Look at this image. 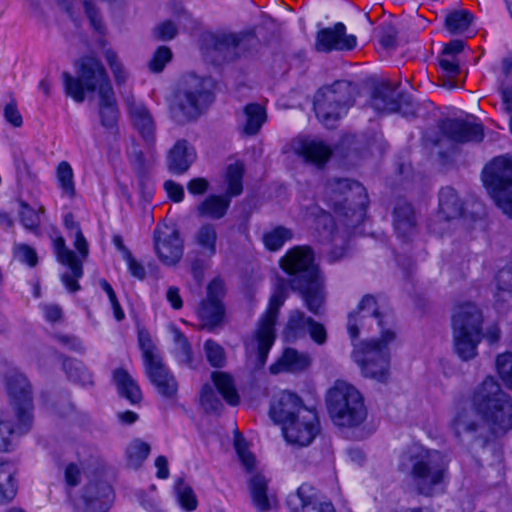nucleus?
I'll list each match as a JSON object with an SVG mask.
<instances>
[{"label": "nucleus", "mask_w": 512, "mask_h": 512, "mask_svg": "<svg viewBox=\"0 0 512 512\" xmlns=\"http://www.w3.org/2000/svg\"><path fill=\"white\" fill-rule=\"evenodd\" d=\"M13 418H15L13 416ZM14 434L22 435L18 430V424L14 427L12 416L3 413L0 417V451H8Z\"/></svg>", "instance_id": "obj_49"}, {"label": "nucleus", "mask_w": 512, "mask_h": 512, "mask_svg": "<svg viewBox=\"0 0 512 512\" xmlns=\"http://www.w3.org/2000/svg\"><path fill=\"white\" fill-rule=\"evenodd\" d=\"M320 425L315 409H301L298 418H294L283 426L286 441L300 447L311 444L319 433Z\"/></svg>", "instance_id": "obj_15"}, {"label": "nucleus", "mask_w": 512, "mask_h": 512, "mask_svg": "<svg viewBox=\"0 0 512 512\" xmlns=\"http://www.w3.org/2000/svg\"><path fill=\"white\" fill-rule=\"evenodd\" d=\"M14 256L18 261L30 267H34L38 261L36 251L26 244L16 245L14 248Z\"/></svg>", "instance_id": "obj_63"}, {"label": "nucleus", "mask_w": 512, "mask_h": 512, "mask_svg": "<svg viewBox=\"0 0 512 512\" xmlns=\"http://www.w3.org/2000/svg\"><path fill=\"white\" fill-rule=\"evenodd\" d=\"M313 261L314 254L310 247L297 246L281 258L280 265L291 276L290 287L300 293L307 309L318 315L325 302V293Z\"/></svg>", "instance_id": "obj_2"}, {"label": "nucleus", "mask_w": 512, "mask_h": 512, "mask_svg": "<svg viewBox=\"0 0 512 512\" xmlns=\"http://www.w3.org/2000/svg\"><path fill=\"white\" fill-rule=\"evenodd\" d=\"M326 406L332 422L339 427H358L368 414L360 391L343 380L335 381L328 389Z\"/></svg>", "instance_id": "obj_4"}, {"label": "nucleus", "mask_w": 512, "mask_h": 512, "mask_svg": "<svg viewBox=\"0 0 512 512\" xmlns=\"http://www.w3.org/2000/svg\"><path fill=\"white\" fill-rule=\"evenodd\" d=\"M293 233L290 229L277 226L263 235V242L270 251L279 250L287 241L291 240Z\"/></svg>", "instance_id": "obj_47"}, {"label": "nucleus", "mask_w": 512, "mask_h": 512, "mask_svg": "<svg viewBox=\"0 0 512 512\" xmlns=\"http://www.w3.org/2000/svg\"><path fill=\"white\" fill-rule=\"evenodd\" d=\"M195 244L201 249L206 258H211L216 253L217 232L213 224L202 225L194 235Z\"/></svg>", "instance_id": "obj_38"}, {"label": "nucleus", "mask_w": 512, "mask_h": 512, "mask_svg": "<svg viewBox=\"0 0 512 512\" xmlns=\"http://www.w3.org/2000/svg\"><path fill=\"white\" fill-rule=\"evenodd\" d=\"M231 198L224 195H209L198 206L197 213L200 217L213 220L223 218L230 206Z\"/></svg>", "instance_id": "obj_36"}, {"label": "nucleus", "mask_w": 512, "mask_h": 512, "mask_svg": "<svg viewBox=\"0 0 512 512\" xmlns=\"http://www.w3.org/2000/svg\"><path fill=\"white\" fill-rule=\"evenodd\" d=\"M473 20V15L467 10H455L445 18V27L451 34L465 33Z\"/></svg>", "instance_id": "obj_44"}, {"label": "nucleus", "mask_w": 512, "mask_h": 512, "mask_svg": "<svg viewBox=\"0 0 512 512\" xmlns=\"http://www.w3.org/2000/svg\"><path fill=\"white\" fill-rule=\"evenodd\" d=\"M105 58L112 71L116 84L118 86L125 84L128 78V73L119 62L116 53L112 50H107L105 52Z\"/></svg>", "instance_id": "obj_57"}, {"label": "nucleus", "mask_w": 512, "mask_h": 512, "mask_svg": "<svg viewBox=\"0 0 512 512\" xmlns=\"http://www.w3.org/2000/svg\"><path fill=\"white\" fill-rule=\"evenodd\" d=\"M443 134L458 143L480 142L484 137L480 123L463 119H447L441 125Z\"/></svg>", "instance_id": "obj_23"}, {"label": "nucleus", "mask_w": 512, "mask_h": 512, "mask_svg": "<svg viewBox=\"0 0 512 512\" xmlns=\"http://www.w3.org/2000/svg\"><path fill=\"white\" fill-rule=\"evenodd\" d=\"M328 206L344 217L347 227H356L365 217L368 197L365 188L350 179H334L325 188Z\"/></svg>", "instance_id": "obj_5"}, {"label": "nucleus", "mask_w": 512, "mask_h": 512, "mask_svg": "<svg viewBox=\"0 0 512 512\" xmlns=\"http://www.w3.org/2000/svg\"><path fill=\"white\" fill-rule=\"evenodd\" d=\"M81 499L84 504L82 512H108L114 492L105 481H91L83 488Z\"/></svg>", "instance_id": "obj_21"}, {"label": "nucleus", "mask_w": 512, "mask_h": 512, "mask_svg": "<svg viewBox=\"0 0 512 512\" xmlns=\"http://www.w3.org/2000/svg\"><path fill=\"white\" fill-rule=\"evenodd\" d=\"M244 175L243 163L237 161L228 165L225 173V182L227 184L226 195L230 198L238 196L243 191L242 179Z\"/></svg>", "instance_id": "obj_43"}, {"label": "nucleus", "mask_w": 512, "mask_h": 512, "mask_svg": "<svg viewBox=\"0 0 512 512\" xmlns=\"http://www.w3.org/2000/svg\"><path fill=\"white\" fill-rule=\"evenodd\" d=\"M308 211L311 216L315 217L316 227H322L327 233V237L334 242L336 239V228L333 217L316 205L311 206Z\"/></svg>", "instance_id": "obj_48"}, {"label": "nucleus", "mask_w": 512, "mask_h": 512, "mask_svg": "<svg viewBox=\"0 0 512 512\" xmlns=\"http://www.w3.org/2000/svg\"><path fill=\"white\" fill-rule=\"evenodd\" d=\"M449 464L445 453L415 444L402 452L397 469L409 477L417 494L433 497L443 493L449 482Z\"/></svg>", "instance_id": "obj_1"}, {"label": "nucleus", "mask_w": 512, "mask_h": 512, "mask_svg": "<svg viewBox=\"0 0 512 512\" xmlns=\"http://www.w3.org/2000/svg\"><path fill=\"white\" fill-rule=\"evenodd\" d=\"M235 449L237 451V454L243 467L248 472H252L253 469L255 468L256 459L254 455L247 450L245 440L241 438L239 435H237L235 439Z\"/></svg>", "instance_id": "obj_60"}, {"label": "nucleus", "mask_w": 512, "mask_h": 512, "mask_svg": "<svg viewBox=\"0 0 512 512\" xmlns=\"http://www.w3.org/2000/svg\"><path fill=\"white\" fill-rule=\"evenodd\" d=\"M267 120L265 107L258 103L247 104L238 115V127L242 134L255 136Z\"/></svg>", "instance_id": "obj_29"}, {"label": "nucleus", "mask_w": 512, "mask_h": 512, "mask_svg": "<svg viewBox=\"0 0 512 512\" xmlns=\"http://www.w3.org/2000/svg\"><path fill=\"white\" fill-rule=\"evenodd\" d=\"M196 159V153L186 140H178L167 156V167L170 172L182 175Z\"/></svg>", "instance_id": "obj_30"}, {"label": "nucleus", "mask_w": 512, "mask_h": 512, "mask_svg": "<svg viewBox=\"0 0 512 512\" xmlns=\"http://www.w3.org/2000/svg\"><path fill=\"white\" fill-rule=\"evenodd\" d=\"M6 390L14 411V417L18 420L19 432H29L33 422L31 384L22 373L10 371L6 376Z\"/></svg>", "instance_id": "obj_13"}, {"label": "nucleus", "mask_w": 512, "mask_h": 512, "mask_svg": "<svg viewBox=\"0 0 512 512\" xmlns=\"http://www.w3.org/2000/svg\"><path fill=\"white\" fill-rule=\"evenodd\" d=\"M393 225L398 237L405 241L416 233L417 219L410 203L397 201L393 212Z\"/></svg>", "instance_id": "obj_28"}, {"label": "nucleus", "mask_w": 512, "mask_h": 512, "mask_svg": "<svg viewBox=\"0 0 512 512\" xmlns=\"http://www.w3.org/2000/svg\"><path fill=\"white\" fill-rule=\"evenodd\" d=\"M483 182L497 207L512 219V158H494L483 170Z\"/></svg>", "instance_id": "obj_11"}, {"label": "nucleus", "mask_w": 512, "mask_h": 512, "mask_svg": "<svg viewBox=\"0 0 512 512\" xmlns=\"http://www.w3.org/2000/svg\"><path fill=\"white\" fill-rule=\"evenodd\" d=\"M357 93V85L348 80H337L321 87L314 97L318 120L327 128H333L353 106Z\"/></svg>", "instance_id": "obj_6"}, {"label": "nucleus", "mask_w": 512, "mask_h": 512, "mask_svg": "<svg viewBox=\"0 0 512 512\" xmlns=\"http://www.w3.org/2000/svg\"><path fill=\"white\" fill-rule=\"evenodd\" d=\"M440 67L444 70L449 78H455L460 72L459 62L453 55H447L442 52L439 58Z\"/></svg>", "instance_id": "obj_64"}, {"label": "nucleus", "mask_w": 512, "mask_h": 512, "mask_svg": "<svg viewBox=\"0 0 512 512\" xmlns=\"http://www.w3.org/2000/svg\"><path fill=\"white\" fill-rule=\"evenodd\" d=\"M154 247L159 260L167 266L176 265L183 256V240L179 231L172 227H156Z\"/></svg>", "instance_id": "obj_18"}, {"label": "nucleus", "mask_w": 512, "mask_h": 512, "mask_svg": "<svg viewBox=\"0 0 512 512\" xmlns=\"http://www.w3.org/2000/svg\"><path fill=\"white\" fill-rule=\"evenodd\" d=\"M211 378L223 399L230 405H237L239 396L233 378L229 374L219 371L213 372Z\"/></svg>", "instance_id": "obj_41"}, {"label": "nucleus", "mask_w": 512, "mask_h": 512, "mask_svg": "<svg viewBox=\"0 0 512 512\" xmlns=\"http://www.w3.org/2000/svg\"><path fill=\"white\" fill-rule=\"evenodd\" d=\"M371 106L381 112H400L403 116H413L416 105L410 95L398 91V85L384 82L377 86L372 94Z\"/></svg>", "instance_id": "obj_14"}, {"label": "nucleus", "mask_w": 512, "mask_h": 512, "mask_svg": "<svg viewBox=\"0 0 512 512\" xmlns=\"http://www.w3.org/2000/svg\"><path fill=\"white\" fill-rule=\"evenodd\" d=\"M19 216L21 223L23 226L31 231H35L38 229L40 225V216L39 212L35 211L28 204L21 202V209L19 211Z\"/></svg>", "instance_id": "obj_59"}, {"label": "nucleus", "mask_w": 512, "mask_h": 512, "mask_svg": "<svg viewBox=\"0 0 512 512\" xmlns=\"http://www.w3.org/2000/svg\"><path fill=\"white\" fill-rule=\"evenodd\" d=\"M113 381L117 387L118 393L131 404H137L141 401V390L136 381L126 370L122 368L116 369L113 372Z\"/></svg>", "instance_id": "obj_37"}, {"label": "nucleus", "mask_w": 512, "mask_h": 512, "mask_svg": "<svg viewBox=\"0 0 512 512\" xmlns=\"http://www.w3.org/2000/svg\"><path fill=\"white\" fill-rule=\"evenodd\" d=\"M311 359L308 354L301 353L294 348H286L279 359L273 363L269 370L272 374L281 372H301L309 367Z\"/></svg>", "instance_id": "obj_32"}, {"label": "nucleus", "mask_w": 512, "mask_h": 512, "mask_svg": "<svg viewBox=\"0 0 512 512\" xmlns=\"http://www.w3.org/2000/svg\"><path fill=\"white\" fill-rule=\"evenodd\" d=\"M287 505L292 512H335L330 502H321L309 485H301L295 494L287 498Z\"/></svg>", "instance_id": "obj_27"}, {"label": "nucleus", "mask_w": 512, "mask_h": 512, "mask_svg": "<svg viewBox=\"0 0 512 512\" xmlns=\"http://www.w3.org/2000/svg\"><path fill=\"white\" fill-rule=\"evenodd\" d=\"M200 403L208 413H217L222 408V403L214 392L212 386L205 384L200 393Z\"/></svg>", "instance_id": "obj_55"}, {"label": "nucleus", "mask_w": 512, "mask_h": 512, "mask_svg": "<svg viewBox=\"0 0 512 512\" xmlns=\"http://www.w3.org/2000/svg\"><path fill=\"white\" fill-rule=\"evenodd\" d=\"M15 468L8 462L0 463V504L10 502L16 495Z\"/></svg>", "instance_id": "obj_39"}, {"label": "nucleus", "mask_w": 512, "mask_h": 512, "mask_svg": "<svg viewBox=\"0 0 512 512\" xmlns=\"http://www.w3.org/2000/svg\"><path fill=\"white\" fill-rule=\"evenodd\" d=\"M54 247L58 261L68 266L70 272L62 275V282L70 292H76L80 289L78 279L83 275L82 261L73 251L68 249L62 237H59L54 242Z\"/></svg>", "instance_id": "obj_24"}, {"label": "nucleus", "mask_w": 512, "mask_h": 512, "mask_svg": "<svg viewBox=\"0 0 512 512\" xmlns=\"http://www.w3.org/2000/svg\"><path fill=\"white\" fill-rule=\"evenodd\" d=\"M453 350L462 361H469L477 356L478 345L483 339V333H464L457 328L452 331Z\"/></svg>", "instance_id": "obj_34"}, {"label": "nucleus", "mask_w": 512, "mask_h": 512, "mask_svg": "<svg viewBox=\"0 0 512 512\" xmlns=\"http://www.w3.org/2000/svg\"><path fill=\"white\" fill-rule=\"evenodd\" d=\"M73 176L71 165L66 161L60 162L57 167V180L63 193L70 198L75 195Z\"/></svg>", "instance_id": "obj_50"}, {"label": "nucleus", "mask_w": 512, "mask_h": 512, "mask_svg": "<svg viewBox=\"0 0 512 512\" xmlns=\"http://www.w3.org/2000/svg\"><path fill=\"white\" fill-rule=\"evenodd\" d=\"M497 284L499 289L498 300L505 301V294L512 297V269L504 268L500 270L497 274Z\"/></svg>", "instance_id": "obj_61"}, {"label": "nucleus", "mask_w": 512, "mask_h": 512, "mask_svg": "<svg viewBox=\"0 0 512 512\" xmlns=\"http://www.w3.org/2000/svg\"><path fill=\"white\" fill-rule=\"evenodd\" d=\"M225 294L222 280L213 279L207 287V296L200 303L197 314L202 321V327L212 330L220 325L225 314V307L222 302Z\"/></svg>", "instance_id": "obj_16"}, {"label": "nucleus", "mask_w": 512, "mask_h": 512, "mask_svg": "<svg viewBox=\"0 0 512 512\" xmlns=\"http://www.w3.org/2000/svg\"><path fill=\"white\" fill-rule=\"evenodd\" d=\"M213 100L210 80L190 75L175 96V103L171 106L172 117L178 123L195 120Z\"/></svg>", "instance_id": "obj_7"}, {"label": "nucleus", "mask_w": 512, "mask_h": 512, "mask_svg": "<svg viewBox=\"0 0 512 512\" xmlns=\"http://www.w3.org/2000/svg\"><path fill=\"white\" fill-rule=\"evenodd\" d=\"M77 77L68 72L62 73L65 93L74 101L82 103L85 100V91L98 92L105 86L112 87L106 70L95 57L87 56L76 62Z\"/></svg>", "instance_id": "obj_8"}, {"label": "nucleus", "mask_w": 512, "mask_h": 512, "mask_svg": "<svg viewBox=\"0 0 512 512\" xmlns=\"http://www.w3.org/2000/svg\"><path fill=\"white\" fill-rule=\"evenodd\" d=\"M178 501L182 508L187 511H193L197 508V499L194 491L190 486L179 480L176 485Z\"/></svg>", "instance_id": "obj_53"}, {"label": "nucleus", "mask_w": 512, "mask_h": 512, "mask_svg": "<svg viewBox=\"0 0 512 512\" xmlns=\"http://www.w3.org/2000/svg\"><path fill=\"white\" fill-rule=\"evenodd\" d=\"M174 341L177 360L182 364H190L192 352L187 338L177 331L174 336Z\"/></svg>", "instance_id": "obj_58"}, {"label": "nucleus", "mask_w": 512, "mask_h": 512, "mask_svg": "<svg viewBox=\"0 0 512 512\" xmlns=\"http://www.w3.org/2000/svg\"><path fill=\"white\" fill-rule=\"evenodd\" d=\"M172 52L166 46L159 47L149 62V67L153 72H161L165 65L171 60Z\"/></svg>", "instance_id": "obj_62"}, {"label": "nucleus", "mask_w": 512, "mask_h": 512, "mask_svg": "<svg viewBox=\"0 0 512 512\" xmlns=\"http://www.w3.org/2000/svg\"><path fill=\"white\" fill-rule=\"evenodd\" d=\"M63 369L68 378L83 386L93 383L91 373L86 369L84 364L76 359H66L63 362Z\"/></svg>", "instance_id": "obj_45"}, {"label": "nucleus", "mask_w": 512, "mask_h": 512, "mask_svg": "<svg viewBox=\"0 0 512 512\" xmlns=\"http://www.w3.org/2000/svg\"><path fill=\"white\" fill-rule=\"evenodd\" d=\"M150 453V445L139 439L133 440L126 449L128 466L139 468Z\"/></svg>", "instance_id": "obj_46"}, {"label": "nucleus", "mask_w": 512, "mask_h": 512, "mask_svg": "<svg viewBox=\"0 0 512 512\" xmlns=\"http://www.w3.org/2000/svg\"><path fill=\"white\" fill-rule=\"evenodd\" d=\"M395 338L391 330L382 331L380 339H372L362 343L353 352L355 362L361 367L365 377L385 382L389 376L390 356L388 345Z\"/></svg>", "instance_id": "obj_9"}, {"label": "nucleus", "mask_w": 512, "mask_h": 512, "mask_svg": "<svg viewBox=\"0 0 512 512\" xmlns=\"http://www.w3.org/2000/svg\"><path fill=\"white\" fill-rule=\"evenodd\" d=\"M479 415H481L474 404L459 407L451 420L450 426L457 438L468 437L475 440L480 434L482 423Z\"/></svg>", "instance_id": "obj_25"}, {"label": "nucleus", "mask_w": 512, "mask_h": 512, "mask_svg": "<svg viewBox=\"0 0 512 512\" xmlns=\"http://www.w3.org/2000/svg\"><path fill=\"white\" fill-rule=\"evenodd\" d=\"M472 402L492 433L505 434L512 429V400L492 377L475 389Z\"/></svg>", "instance_id": "obj_3"}, {"label": "nucleus", "mask_w": 512, "mask_h": 512, "mask_svg": "<svg viewBox=\"0 0 512 512\" xmlns=\"http://www.w3.org/2000/svg\"><path fill=\"white\" fill-rule=\"evenodd\" d=\"M496 368L504 384L512 390V353H504L497 357Z\"/></svg>", "instance_id": "obj_56"}, {"label": "nucleus", "mask_w": 512, "mask_h": 512, "mask_svg": "<svg viewBox=\"0 0 512 512\" xmlns=\"http://www.w3.org/2000/svg\"><path fill=\"white\" fill-rule=\"evenodd\" d=\"M204 351L208 362L213 367H223L225 364V352L224 349L215 341L208 339L204 343Z\"/></svg>", "instance_id": "obj_54"}, {"label": "nucleus", "mask_w": 512, "mask_h": 512, "mask_svg": "<svg viewBox=\"0 0 512 512\" xmlns=\"http://www.w3.org/2000/svg\"><path fill=\"white\" fill-rule=\"evenodd\" d=\"M239 45V37L235 34H222L214 37V49L224 53L227 59L235 53Z\"/></svg>", "instance_id": "obj_52"}, {"label": "nucleus", "mask_w": 512, "mask_h": 512, "mask_svg": "<svg viewBox=\"0 0 512 512\" xmlns=\"http://www.w3.org/2000/svg\"><path fill=\"white\" fill-rule=\"evenodd\" d=\"M123 100L132 127L149 148L153 147L156 141V123L149 108L132 93H127Z\"/></svg>", "instance_id": "obj_17"}, {"label": "nucleus", "mask_w": 512, "mask_h": 512, "mask_svg": "<svg viewBox=\"0 0 512 512\" xmlns=\"http://www.w3.org/2000/svg\"><path fill=\"white\" fill-rule=\"evenodd\" d=\"M267 484V479L261 474H255L249 481V490L253 503L261 511L270 509V503L267 497Z\"/></svg>", "instance_id": "obj_42"}, {"label": "nucleus", "mask_w": 512, "mask_h": 512, "mask_svg": "<svg viewBox=\"0 0 512 512\" xmlns=\"http://www.w3.org/2000/svg\"><path fill=\"white\" fill-rule=\"evenodd\" d=\"M312 321L311 317H307L304 312L295 310L291 312L286 328L285 336L289 341H295L306 335L308 327Z\"/></svg>", "instance_id": "obj_40"}, {"label": "nucleus", "mask_w": 512, "mask_h": 512, "mask_svg": "<svg viewBox=\"0 0 512 512\" xmlns=\"http://www.w3.org/2000/svg\"><path fill=\"white\" fill-rule=\"evenodd\" d=\"M285 299V286L280 284L272 294L266 312L259 319L253 337L247 342V348L256 352L260 366H264L266 363L268 353L275 342V324L278 311L284 304Z\"/></svg>", "instance_id": "obj_10"}, {"label": "nucleus", "mask_w": 512, "mask_h": 512, "mask_svg": "<svg viewBox=\"0 0 512 512\" xmlns=\"http://www.w3.org/2000/svg\"><path fill=\"white\" fill-rule=\"evenodd\" d=\"M396 27L391 22H383L375 28V36L384 49H393L397 45Z\"/></svg>", "instance_id": "obj_51"}, {"label": "nucleus", "mask_w": 512, "mask_h": 512, "mask_svg": "<svg viewBox=\"0 0 512 512\" xmlns=\"http://www.w3.org/2000/svg\"><path fill=\"white\" fill-rule=\"evenodd\" d=\"M483 313L481 309L471 301H463L456 304L452 310V331L460 330L464 333H483Z\"/></svg>", "instance_id": "obj_22"}, {"label": "nucleus", "mask_w": 512, "mask_h": 512, "mask_svg": "<svg viewBox=\"0 0 512 512\" xmlns=\"http://www.w3.org/2000/svg\"><path fill=\"white\" fill-rule=\"evenodd\" d=\"M293 151L303 157L306 162H310L317 166L325 164L332 155V148L324 141L311 138L299 137L292 143Z\"/></svg>", "instance_id": "obj_26"}, {"label": "nucleus", "mask_w": 512, "mask_h": 512, "mask_svg": "<svg viewBox=\"0 0 512 512\" xmlns=\"http://www.w3.org/2000/svg\"><path fill=\"white\" fill-rule=\"evenodd\" d=\"M301 409L309 408L302 404V400L295 393L283 391L272 405L271 413L286 426L288 421L299 417Z\"/></svg>", "instance_id": "obj_31"}, {"label": "nucleus", "mask_w": 512, "mask_h": 512, "mask_svg": "<svg viewBox=\"0 0 512 512\" xmlns=\"http://www.w3.org/2000/svg\"><path fill=\"white\" fill-rule=\"evenodd\" d=\"M138 343L142 351L145 371L148 378L156 387L159 394L167 398L173 397L177 392V382L162 363V359L147 330L139 329Z\"/></svg>", "instance_id": "obj_12"}, {"label": "nucleus", "mask_w": 512, "mask_h": 512, "mask_svg": "<svg viewBox=\"0 0 512 512\" xmlns=\"http://www.w3.org/2000/svg\"><path fill=\"white\" fill-rule=\"evenodd\" d=\"M463 213V203L452 187H444L439 192L438 217L450 221Z\"/></svg>", "instance_id": "obj_35"}, {"label": "nucleus", "mask_w": 512, "mask_h": 512, "mask_svg": "<svg viewBox=\"0 0 512 512\" xmlns=\"http://www.w3.org/2000/svg\"><path fill=\"white\" fill-rule=\"evenodd\" d=\"M356 45V36L347 34L346 27L341 22L333 27L320 29L316 34L315 49L318 52L348 51Z\"/></svg>", "instance_id": "obj_19"}, {"label": "nucleus", "mask_w": 512, "mask_h": 512, "mask_svg": "<svg viewBox=\"0 0 512 512\" xmlns=\"http://www.w3.org/2000/svg\"><path fill=\"white\" fill-rule=\"evenodd\" d=\"M374 322L383 329L384 321L378 311L375 298L365 295L359 303L357 311L348 316L347 328L351 338H357L361 329L370 328Z\"/></svg>", "instance_id": "obj_20"}, {"label": "nucleus", "mask_w": 512, "mask_h": 512, "mask_svg": "<svg viewBox=\"0 0 512 512\" xmlns=\"http://www.w3.org/2000/svg\"><path fill=\"white\" fill-rule=\"evenodd\" d=\"M98 98V114L101 125L105 129L112 130L117 126L119 119V110L113 88L105 86L101 89Z\"/></svg>", "instance_id": "obj_33"}]
</instances>
